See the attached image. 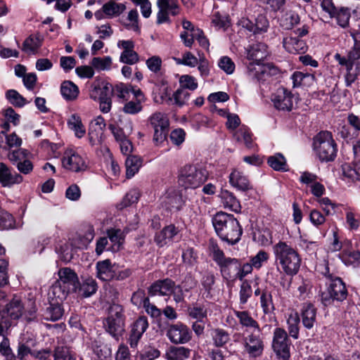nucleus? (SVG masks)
<instances>
[{
    "label": "nucleus",
    "instance_id": "obj_6",
    "mask_svg": "<svg viewBox=\"0 0 360 360\" xmlns=\"http://www.w3.org/2000/svg\"><path fill=\"white\" fill-rule=\"evenodd\" d=\"M314 148L321 162L333 161L337 155V144L328 131H320L314 138Z\"/></svg>",
    "mask_w": 360,
    "mask_h": 360
},
{
    "label": "nucleus",
    "instance_id": "obj_57",
    "mask_svg": "<svg viewBox=\"0 0 360 360\" xmlns=\"http://www.w3.org/2000/svg\"><path fill=\"white\" fill-rule=\"evenodd\" d=\"M6 97L15 107H22L25 104V98L15 90L11 89L7 91Z\"/></svg>",
    "mask_w": 360,
    "mask_h": 360
},
{
    "label": "nucleus",
    "instance_id": "obj_22",
    "mask_svg": "<svg viewBox=\"0 0 360 360\" xmlns=\"http://www.w3.org/2000/svg\"><path fill=\"white\" fill-rule=\"evenodd\" d=\"M113 92L114 87L111 84L105 82H94L91 85L90 96L94 100L105 99V97L108 98H111V96L113 94Z\"/></svg>",
    "mask_w": 360,
    "mask_h": 360
},
{
    "label": "nucleus",
    "instance_id": "obj_59",
    "mask_svg": "<svg viewBox=\"0 0 360 360\" xmlns=\"http://www.w3.org/2000/svg\"><path fill=\"white\" fill-rule=\"evenodd\" d=\"M252 293L250 284L248 281H244L240 285L239 292L240 303L241 304H246L248 299L252 296Z\"/></svg>",
    "mask_w": 360,
    "mask_h": 360
},
{
    "label": "nucleus",
    "instance_id": "obj_24",
    "mask_svg": "<svg viewBox=\"0 0 360 360\" xmlns=\"http://www.w3.org/2000/svg\"><path fill=\"white\" fill-rule=\"evenodd\" d=\"M230 184L240 191H246L252 189L249 179L242 172L234 169L229 176Z\"/></svg>",
    "mask_w": 360,
    "mask_h": 360
},
{
    "label": "nucleus",
    "instance_id": "obj_48",
    "mask_svg": "<svg viewBox=\"0 0 360 360\" xmlns=\"http://www.w3.org/2000/svg\"><path fill=\"white\" fill-rule=\"evenodd\" d=\"M69 293H71V292L67 288L56 281L52 285L49 294L53 295V298L56 299V302H59L65 300Z\"/></svg>",
    "mask_w": 360,
    "mask_h": 360
},
{
    "label": "nucleus",
    "instance_id": "obj_38",
    "mask_svg": "<svg viewBox=\"0 0 360 360\" xmlns=\"http://www.w3.org/2000/svg\"><path fill=\"white\" fill-rule=\"evenodd\" d=\"M149 122L154 129H169V122L166 114L161 112H154L150 117Z\"/></svg>",
    "mask_w": 360,
    "mask_h": 360
},
{
    "label": "nucleus",
    "instance_id": "obj_2",
    "mask_svg": "<svg viewBox=\"0 0 360 360\" xmlns=\"http://www.w3.org/2000/svg\"><path fill=\"white\" fill-rule=\"evenodd\" d=\"M212 221L217 234L222 240L234 245L240 240L243 229L233 215L219 212Z\"/></svg>",
    "mask_w": 360,
    "mask_h": 360
},
{
    "label": "nucleus",
    "instance_id": "obj_26",
    "mask_svg": "<svg viewBox=\"0 0 360 360\" xmlns=\"http://www.w3.org/2000/svg\"><path fill=\"white\" fill-rule=\"evenodd\" d=\"M43 40L39 33L31 34L22 43V51L29 54H35L41 46Z\"/></svg>",
    "mask_w": 360,
    "mask_h": 360
},
{
    "label": "nucleus",
    "instance_id": "obj_36",
    "mask_svg": "<svg viewBox=\"0 0 360 360\" xmlns=\"http://www.w3.org/2000/svg\"><path fill=\"white\" fill-rule=\"evenodd\" d=\"M191 350L184 347H171L166 353L168 360H186L190 356Z\"/></svg>",
    "mask_w": 360,
    "mask_h": 360
},
{
    "label": "nucleus",
    "instance_id": "obj_35",
    "mask_svg": "<svg viewBox=\"0 0 360 360\" xmlns=\"http://www.w3.org/2000/svg\"><path fill=\"white\" fill-rule=\"evenodd\" d=\"M60 93L67 101H73L79 95L78 86L71 81H64L60 85Z\"/></svg>",
    "mask_w": 360,
    "mask_h": 360
},
{
    "label": "nucleus",
    "instance_id": "obj_15",
    "mask_svg": "<svg viewBox=\"0 0 360 360\" xmlns=\"http://www.w3.org/2000/svg\"><path fill=\"white\" fill-rule=\"evenodd\" d=\"M244 348L250 357L260 356L264 350V342L260 333L253 332L246 336L244 338Z\"/></svg>",
    "mask_w": 360,
    "mask_h": 360
},
{
    "label": "nucleus",
    "instance_id": "obj_23",
    "mask_svg": "<svg viewBox=\"0 0 360 360\" xmlns=\"http://www.w3.org/2000/svg\"><path fill=\"white\" fill-rule=\"evenodd\" d=\"M283 46L288 53L292 54L304 53L307 48L304 41L292 36L283 38Z\"/></svg>",
    "mask_w": 360,
    "mask_h": 360
},
{
    "label": "nucleus",
    "instance_id": "obj_44",
    "mask_svg": "<svg viewBox=\"0 0 360 360\" xmlns=\"http://www.w3.org/2000/svg\"><path fill=\"white\" fill-rule=\"evenodd\" d=\"M126 175L127 178H131L138 172L141 166V160L135 155L129 156L125 161Z\"/></svg>",
    "mask_w": 360,
    "mask_h": 360
},
{
    "label": "nucleus",
    "instance_id": "obj_50",
    "mask_svg": "<svg viewBox=\"0 0 360 360\" xmlns=\"http://www.w3.org/2000/svg\"><path fill=\"white\" fill-rule=\"evenodd\" d=\"M342 174L352 181L360 180V162L356 163L354 167L349 164H344L342 165Z\"/></svg>",
    "mask_w": 360,
    "mask_h": 360
},
{
    "label": "nucleus",
    "instance_id": "obj_13",
    "mask_svg": "<svg viewBox=\"0 0 360 360\" xmlns=\"http://www.w3.org/2000/svg\"><path fill=\"white\" fill-rule=\"evenodd\" d=\"M271 101L278 110L291 111L293 108V95L285 88H279L271 96Z\"/></svg>",
    "mask_w": 360,
    "mask_h": 360
},
{
    "label": "nucleus",
    "instance_id": "obj_62",
    "mask_svg": "<svg viewBox=\"0 0 360 360\" xmlns=\"http://www.w3.org/2000/svg\"><path fill=\"white\" fill-rule=\"evenodd\" d=\"M143 109L141 103L138 101H130L127 102L123 108L122 111L129 115H136L140 112Z\"/></svg>",
    "mask_w": 360,
    "mask_h": 360
},
{
    "label": "nucleus",
    "instance_id": "obj_53",
    "mask_svg": "<svg viewBox=\"0 0 360 360\" xmlns=\"http://www.w3.org/2000/svg\"><path fill=\"white\" fill-rule=\"evenodd\" d=\"M111 64L112 59L110 56H105L103 58L94 57L91 62V65L93 68H95L97 70H109Z\"/></svg>",
    "mask_w": 360,
    "mask_h": 360
},
{
    "label": "nucleus",
    "instance_id": "obj_5",
    "mask_svg": "<svg viewBox=\"0 0 360 360\" xmlns=\"http://www.w3.org/2000/svg\"><path fill=\"white\" fill-rule=\"evenodd\" d=\"M208 178V172L202 167L186 165L179 171V184L185 188H196L203 184Z\"/></svg>",
    "mask_w": 360,
    "mask_h": 360
},
{
    "label": "nucleus",
    "instance_id": "obj_18",
    "mask_svg": "<svg viewBox=\"0 0 360 360\" xmlns=\"http://www.w3.org/2000/svg\"><path fill=\"white\" fill-rule=\"evenodd\" d=\"M148 327V322L146 316H140L131 325V329L129 338V343L132 348H136L138 342L144 332Z\"/></svg>",
    "mask_w": 360,
    "mask_h": 360
},
{
    "label": "nucleus",
    "instance_id": "obj_47",
    "mask_svg": "<svg viewBox=\"0 0 360 360\" xmlns=\"http://www.w3.org/2000/svg\"><path fill=\"white\" fill-rule=\"evenodd\" d=\"M293 83V87H298L300 86H306L313 82L314 77L308 73H303L302 72H295L291 77Z\"/></svg>",
    "mask_w": 360,
    "mask_h": 360
},
{
    "label": "nucleus",
    "instance_id": "obj_58",
    "mask_svg": "<svg viewBox=\"0 0 360 360\" xmlns=\"http://www.w3.org/2000/svg\"><path fill=\"white\" fill-rule=\"evenodd\" d=\"M215 282V277L213 273L206 271L201 280V284L207 292L206 297L211 295V290Z\"/></svg>",
    "mask_w": 360,
    "mask_h": 360
},
{
    "label": "nucleus",
    "instance_id": "obj_56",
    "mask_svg": "<svg viewBox=\"0 0 360 360\" xmlns=\"http://www.w3.org/2000/svg\"><path fill=\"white\" fill-rule=\"evenodd\" d=\"M0 353L6 360H13L15 358V354L10 347L9 340L6 335L2 336V338L0 340Z\"/></svg>",
    "mask_w": 360,
    "mask_h": 360
},
{
    "label": "nucleus",
    "instance_id": "obj_60",
    "mask_svg": "<svg viewBox=\"0 0 360 360\" xmlns=\"http://www.w3.org/2000/svg\"><path fill=\"white\" fill-rule=\"evenodd\" d=\"M179 83L182 89H188L194 91L198 88V82L195 78L188 75L181 76Z\"/></svg>",
    "mask_w": 360,
    "mask_h": 360
},
{
    "label": "nucleus",
    "instance_id": "obj_33",
    "mask_svg": "<svg viewBox=\"0 0 360 360\" xmlns=\"http://www.w3.org/2000/svg\"><path fill=\"white\" fill-rule=\"evenodd\" d=\"M103 6L107 18L117 17L126 9V6L124 4L117 3L113 0L106 2Z\"/></svg>",
    "mask_w": 360,
    "mask_h": 360
},
{
    "label": "nucleus",
    "instance_id": "obj_31",
    "mask_svg": "<svg viewBox=\"0 0 360 360\" xmlns=\"http://www.w3.org/2000/svg\"><path fill=\"white\" fill-rule=\"evenodd\" d=\"M219 197L221 198V202L225 208H228L236 212L240 210V202L232 193L226 190L221 191Z\"/></svg>",
    "mask_w": 360,
    "mask_h": 360
},
{
    "label": "nucleus",
    "instance_id": "obj_25",
    "mask_svg": "<svg viewBox=\"0 0 360 360\" xmlns=\"http://www.w3.org/2000/svg\"><path fill=\"white\" fill-rule=\"evenodd\" d=\"M105 127V120L101 116L97 117L94 123L90 125L89 139L92 146L95 145L96 141H100Z\"/></svg>",
    "mask_w": 360,
    "mask_h": 360
},
{
    "label": "nucleus",
    "instance_id": "obj_52",
    "mask_svg": "<svg viewBox=\"0 0 360 360\" xmlns=\"http://www.w3.org/2000/svg\"><path fill=\"white\" fill-rule=\"evenodd\" d=\"M15 228L14 217L7 211L0 208V229H11Z\"/></svg>",
    "mask_w": 360,
    "mask_h": 360
},
{
    "label": "nucleus",
    "instance_id": "obj_30",
    "mask_svg": "<svg viewBox=\"0 0 360 360\" xmlns=\"http://www.w3.org/2000/svg\"><path fill=\"white\" fill-rule=\"evenodd\" d=\"M212 303H199L196 302L188 308V314L192 319L199 321H202L207 316V310Z\"/></svg>",
    "mask_w": 360,
    "mask_h": 360
},
{
    "label": "nucleus",
    "instance_id": "obj_42",
    "mask_svg": "<svg viewBox=\"0 0 360 360\" xmlns=\"http://www.w3.org/2000/svg\"><path fill=\"white\" fill-rule=\"evenodd\" d=\"M157 6L158 8H162L173 16L177 15L180 12L178 0H157Z\"/></svg>",
    "mask_w": 360,
    "mask_h": 360
},
{
    "label": "nucleus",
    "instance_id": "obj_21",
    "mask_svg": "<svg viewBox=\"0 0 360 360\" xmlns=\"http://www.w3.org/2000/svg\"><path fill=\"white\" fill-rule=\"evenodd\" d=\"M115 264H112L109 259L98 261L96 263V276L101 281H110L113 280Z\"/></svg>",
    "mask_w": 360,
    "mask_h": 360
},
{
    "label": "nucleus",
    "instance_id": "obj_20",
    "mask_svg": "<svg viewBox=\"0 0 360 360\" xmlns=\"http://www.w3.org/2000/svg\"><path fill=\"white\" fill-rule=\"evenodd\" d=\"M174 287V281L170 278L158 280L148 288V294L151 296H166L171 294Z\"/></svg>",
    "mask_w": 360,
    "mask_h": 360
},
{
    "label": "nucleus",
    "instance_id": "obj_45",
    "mask_svg": "<svg viewBox=\"0 0 360 360\" xmlns=\"http://www.w3.org/2000/svg\"><path fill=\"white\" fill-rule=\"evenodd\" d=\"M143 297V304L146 312L150 314L152 317H158L161 315V311L154 304H150L149 298L143 297V292H134L132 295L131 300L134 301L135 299Z\"/></svg>",
    "mask_w": 360,
    "mask_h": 360
},
{
    "label": "nucleus",
    "instance_id": "obj_54",
    "mask_svg": "<svg viewBox=\"0 0 360 360\" xmlns=\"http://www.w3.org/2000/svg\"><path fill=\"white\" fill-rule=\"evenodd\" d=\"M127 20L130 21L129 23H124V27L127 30H133L136 32H140V27L139 25V13L136 9L131 10L127 16Z\"/></svg>",
    "mask_w": 360,
    "mask_h": 360
},
{
    "label": "nucleus",
    "instance_id": "obj_61",
    "mask_svg": "<svg viewBox=\"0 0 360 360\" xmlns=\"http://www.w3.org/2000/svg\"><path fill=\"white\" fill-rule=\"evenodd\" d=\"M108 237L113 243V250H118L122 244V232L120 229H110L107 231Z\"/></svg>",
    "mask_w": 360,
    "mask_h": 360
},
{
    "label": "nucleus",
    "instance_id": "obj_41",
    "mask_svg": "<svg viewBox=\"0 0 360 360\" xmlns=\"http://www.w3.org/2000/svg\"><path fill=\"white\" fill-rule=\"evenodd\" d=\"M234 138L238 142L244 143L248 148H253L252 134L248 127H241L235 132Z\"/></svg>",
    "mask_w": 360,
    "mask_h": 360
},
{
    "label": "nucleus",
    "instance_id": "obj_51",
    "mask_svg": "<svg viewBox=\"0 0 360 360\" xmlns=\"http://www.w3.org/2000/svg\"><path fill=\"white\" fill-rule=\"evenodd\" d=\"M260 22L262 23V26H259L258 22L254 24L251 21L246 20L243 22V26L250 32H252L254 34L266 32L269 26L267 20L264 17H262L260 18Z\"/></svg>",
    "mask_w": 360,
    "mask_h": 360
},
{
    "label": "nucleus",
    "instance_id": "obj_28",
    "mask_svg": "<svg viewBox=\"0 0 360 360\" xmlns=\"http://www.w3.org/2000/svg\"><path fill=\"white\" fill-rule=\"evenodd\" d=\"M179 232L174 225L170 224L165 226L161 231L155 236V242L159 247H163L171 240Z\"/></svg>",
    "mask_w": 360,
    "mask_h": 360
},
{
    "label": "nucleus",
    "instance_id": "obj_63",
    "mask_svg": "<svg viewBox=\"0 0 360 360\" xmlns=\"http://www.w3.org/2000/svg\"><path fill=\"white\" fill-rule=\"evenodd\" d=\"M120 61L123 63L134 65L139 61V55L133 51H123L120 56Z\"/></svg>",
    "mask_w": 360,
    "mask_h": 360
},
{
    "label": "nucleus",
    "instance_id": "obj_10",
    "mask_svg": "<svg viewBox=\"0 0 360 360\" xmlns=\"http://www.w3.org/2000/svg\"><path fill=\"white\" fill-rule=\"evenodd\" d=\"M23 306L18 297H14L5 307H0V319L6 327H11L12 321L19 319L22 314Z\"/></svg>",
    "mask_w": 360,
    "mask_h": 360
},
{
    "label": "nucleus",
    "instance_id": "obj_11",
    "mask_svg": "<svg viewBox=\"0 0 360 360\" xmlns=\"http://www.w3.org/2000/svg\"><path fill=\"white\" fill-rule=\"evenodd\" d=\"M290 342L285 330L277 328L274 333L272 347L278 357L282 360L290 359Z\"/></svg>",
    "mask_w": 360,
    "mask_h": 360
},
{
    "label": "nucleus",
    "instance_id": "obj_49",
    "mask_svg": "<svg viewBox=\"0 0 360 360\" xmlns=\"http://www.w3.org/2000/svg\"><path fill=\"white\" fill-rule=\"evenodd\" d=\"M300 319L299 314L297 312L291 313L287 320L288 326L289 334L295 339L298 338L299 336V323Z\"/></svg>",
    "mask_w": 360,
    "mask_h": 360
},
{
    "label": "nucleus",
    "instance_id": "obj_46",
    "mask_svg": "<svg viewBox=\"0 0 360 360\" xmlns=\"http://www.w3.org/2000/svg\"><path fill=\"white\" fill-rule=\"evenodd\" d=\"M68 124L69 128L74 131L77 137L82 138L84 136L86 130L79 116L72 115L70 117Z\"/></svg>",
    "mask_w": 360,
    "mask_h": 360
},
{
    "label": "nucleus",
    "instance_id": "obj_64",
    "mask_svg": "<svg viewBox=\"0 0 360 360\" xmlns=\"http://www.w3.org/2000/svg\"><path fill=\"white\" fill-rule=\"evenodd\" d=\"M54 360H75L69 350L63 347H58L54 350Z\"/></svg>",
    "mask_w": 360,
    "mask_h": 360
},
{
    "label": "nucleus",
    "instance_id": "obj_1",
    "mask_svg": "<svg viewBox=\"0 0 360 360\" xmlns=\"http://www.w3.org/2000/svg\"><path fill=\"white\" fill-rule=\"evenodd\" d=\"M268 56L267 46L256 43L247 49V58L252 60L248 65L249 75L257 80H264L266 76L276 75L278 70L271 63H262Z\"/></svg>",
    "mask_w": 360,
    "mask_h": 360
},
{
    "label": "nucleus",
    "instance_id": "obj_7",
    "mask_svg": "<svg viewBox=\"0 0 360 360\" xmlns=\"http://www.w3.org/2000/svg\"><path fill=\"white\" fill-rule=\"evenodd\" d=\"M103 325L106 332L118 340L122 335L125 326V316L122 306L117 304H111Z\"/></svg>",
    "mask_w": 360,
    "mask_h": 360
},
{
    "label": "nucleus",
    "instance_id": "obj_9",
    "mask_svg": "<svg viewBox=\"0 0 360 360\" xmlns=\"http://www.w3.org/2000/svg\"><path fill=\"white\" fill-rule=\"evenodd\" d=\"M30 153L23 148L9 151L7 155L9 161L16 167L20 174H30L34 168L32 162L28 159Z\"/></svg>",
    "mask_w": 360,
    "mask_h": 360
},
{
    "label": "nucleus",
    "instance_id": "obj_3",
    "mask_svg": "<svg viewBox=\"0 0 360 360\" xmlns=\"http://www.w3.org/2000/svg\"><path fill=\"white\" fill-rule=\"evenodd\" d=\"M274 252L276 261L287 275L293 276L298 272L301 258L297 250L286 243L280 241L274 246Z\"/></svg>",
    "mask_w": 360,
    "mask_h": 360
},
{
    "label": "nucleus",
    "instance_id": "obj_8",
    "mask_svg": "<svg viewBox=\"0 0 360 360\" xmlns=\"http://www.w3.org/2000/svg\"><path fill=\"white\" fill-rule=\"evenodd\" d=\"M322 9L328 13L331 18H335L337 24L347 28L349 25L351 18V8L346 6H335L333 0H322L321 3Z\"/></svg>",
    "mask_w": 360,
    "mask_h": 360
},
{
    "label": "nucleus",
    "instance_id": "obj_29",
    "mask_svg": "<svg viewBox=\"0 0 360 360\" xmlns=\"http://www.w3.org/2000/svg\"><path fill=\"white\" fill-rule=\"evenodd\" d=\"M233 313L243 327L252 328L258 333H261V328L259 323L250 316L248 311L234 310Z\"/></svg>",
    "mask_w": 360,
    "mask_h": 360
},
{
    "label": "nucleus",
    "instance_id": "obj_55",
    "mask_svg": "<svg viewBox=\"0 0 360 360\" xmlns=\"http://www.w3.org/2000/svg\"><path fill=\"white\" fill-rule=\"evenodd\" d=\"M209 249L212 255L214 261L219 266L223 262L227 259L224 252L219 248L218 245L212 240L210 243Z\"/></svg>",
    "mask_w": 360,
    "mask_h": 360
},
{
    "label": "nucleus",
    "instance_id": "obj_14",
    "mask_svg": "<svg viewBox=\"0 0 360 360\" xmlns=\"http://www.w3.org/2000/svg\"><path fill=\"white\" fill-rule=\"evenodd\" d=\"M167 335L174 344H185L191 339V332L184 324L172 325L167 330Z\"/></svg>",
    "mask_w": 360,
    "mask_h": 360
},
{
    "label": "nucleus",
    "instance_id": "obj_39",
    "mask_svg": "<svg viewBox=\"0 0 360 360\" xmlns=\"http://www.w3.org/2000/svg\"><path fill=\"white\" fill-rule=\"evenodd\" d=\"M300 22V15L295 11L286 12L280 20V25L285 30H291Z\"/></svg>",
    "mask_w": 360,
    "mask_h": 360
},
{
    "label": "nucleus",
    "instance_id": "obj_27",
    "mask_svg": "<svg viewBox=\"0 0 360 360\" xmlns=\"http://www.w3.org/2000/svg\"><path fill=\"white\" fill-rule=\"evenodd\" d=\"M302 321L304 326L308 329L313 328L316 321V309L311 303L303 304L301 310Z\"/></svg>",
    "mask_w": 360,
    "mask_h": 360
},
{
    "label": "nucleus",
    "instance_id": "obj_40",
    "mask_svg": "<svg viewBox=\"0 0 360 360\" xmlns=\"http://www.w3.org/2000/svg\"><path fill=\"white\" fill-rule=\"evenodd\" d=\"M267 163L273 169L276 171H288V167L285 157L281 153H276L269 156L267 159Z\"/></svg>",
    "mask_w": 360,
    "mask_h": 360
},
{
    "label": "nucleus",
    "instance_id": "obj_16",
    "mask_svg": "<svg viewBox=\"0 0 360 360\" xmlns=\"http://www.w3.org/2000/svg\"><path fill=\"white\" fill-rule=\"evenodd\" d=\"M59 278L56 281L64 285L71 292H76L78 288L79 278L77 274L70 268H62L58 271Z\"/></svg>",
    "mask_w": 360,
    "mask_h": 360
},
{
    "label": "nucleus",
    "instance_id": "obj_37",
    "mask_svg": "<svg viewBox=\"0 0 360 360\" xmlns=\"http://www.w3.org/2000/svg\"><path fill=\"white\" fill-rule=\"evenodd\" d=\"M211 337L214 345L217 347H224L230 340V334L223 328H213L211 330Z\"/></svg>",
    "mask_w": 360,
    "mask_h": 360
},
{
    "label": "nucleus",
    "instance_id": "obj_19",
    "mask_svg": "<svg viewBox=\"0 0 360 360\" xmlns=\"http://www.w3.org/2000/svg\"><path fill=\"white\" fill-rule=\"evenodd\" d=\"M221 274L226 280L236 279L240 272V261L236 258L227 257L219 266Z\"/></svg>",
    "mask_w": 360,
    "mask_h": 360
},
{
    "label": "nucleus",
    "instance_id": "obj_4",
    "mask_svg": "<svg viewBox=\"0 0 360 360\" xmlns=\"http://www.w3.org/2000/svg\"><path fill=\"white\" fill-rule=\"evenodd\" d=\"M323 274L328 279L326 288L320 292V300L323 306L332 305L335 302H342L347 299V289L345 283L340 277L334 276L328 271V268Z\"/></svg>",
    "mask_w": 360,
    "mask_h": 360
},
{
    "label": "nucleus",
    "instance_id": "obj_32",
    "mask_svg": "<svg viewBox=\"0 0 360 360\" xmlns=\"http://www.w3.org/2000/svg\"><path fill=\"white\" fill-rule=\"evenodd\" d=\"M97 288L98 285L95 279L89 277L84 280L82 284L79 283L76 292L82 297H88L96 293Z\"/></svg>",
    "mask_w": 360,
    "mask_h": 360
},
{
    "label": "nucleus",
    "instance_id": "obj_43",
    "mask_svg": "<svg viewBox=\"0 0 360 360\" xmlns=\"http://www.w3.org/2000/svg\"><path fill=\"white\" fill-rule=\"evenodd\" d=\"M260 304L265 314H273L275 311L271 293L266 290H262L260 296Z\"/></svg>",
    "mask_w": 360,
    "mask_h": 360
},
{
    "label": "nucleus",
    "instance_id": "obj_17",
    "mask_svg": "<svg viewBox=\"0 0 360 360\" xmlns=\"http://www.w3.org/2000/svg\"><path fill=\"white\" fill-rule=\"evenodd\" d=\"M23 181L22 176L12 170L4 162H0V184L4 187H11Z\"/></svg>",
    "mask_w": 360,
    "mask_h": 360
},
{
    "label": "nucleus",
    "instance_id": "obj_12",
    "mask_svg": "<svg viewBox=\"0 0 360 360\" xmlns=\"http://www.w3.org/2000/svg\"><path fill=\"white\" fill-rule=\"evenodd\" d=\"M62 164L65 169L74 172H84L87 169L85 160L72 149L65 152Z\"/></svg>",
    "mask_w": 360,
    "mask_h": 360
},
{
    "label": "nucleus",
    "instance_id": "obj_34",
    "mask_svg": "<svg viewBox=\"0 0 360 360\" xmlns=\"http://www.w3.org/2000/svg\"><path fill=\"white\" fill-rule=\"evenodd\" d=\"M64 310L58 302L50 303L44 311L43 316L47 321H56L63 315Z\"/></svg>",
    "mask_w": 360,
    "mask_h": 360
}]
</instances>
